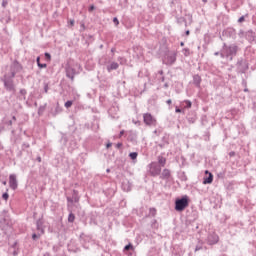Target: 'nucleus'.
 <instances>
[{
  "mask_svg": "<svg viewBox=\"0 0 256 256\" xmlns=\"http://www.w3.org/2000/svg\"><path fill=\"white\" fill-rule=\"evenodd\" d=\"M13 78L14 77H11V75L6 74L2 79L4 83V87L7 91H12V92L15 91V84L13 83Z\"/></svg>",
  "mask_w": 256,
  "mask_h": 256,
  "instance_id": "1",
  "label": "nucleus"
},
{
  "mask_svg": "<svg viewBox=\"0 0 256 256\" xmlns=\"http://www.w3.org/2000/svg\"><path fill=\"white\" fill-rule=\"evenodd\" d=\"M11 225V218H9V213L6 210H3L0 213V227L5 229V227Z\"/></svg>",
  "mask_w": 256,
  "mask_h": 256,
  "instance_id": "2",
  "label": "nucleus"
},
{
  "mask_svg": "<svg viewBox=\"0 0 256 256\" xmlns=\"http://www.w3.org/2000/svg\"><path fill=\"white\" fill-rule=\"evenodd\" d=\"M231 55H237V46L232 45V46H227L224 45L223 50L221 52V57H229Z\"/></svg>",
  "mask_w": 256,
  "mask_h": 256,
  "instance_id": "3",
  "label": "nucleus"
},
{
  "mask_svg": "<svg viewBox=\"0 0 256 256\" xmlns=\"http://www.w3.org/2000/svg\"><path fill=\"white\" fill-rule=\"evenodd\" d=\"M186 207H189V200L187 199V196L176 200L175 209L177 211H185Z\"/></svg>",
  "mask_w": 256,
  "mask_h": 256,
  "instance_id": "4",
  "label": "nucleus"
},
{
  "mask_svg": "<svg viewBox=\"0 0 256 256\" xmlns=\"http://www.w3.org/2000/svg\"><path fill=\"white\" fill-rule=\"evenodd\" d=\"M143 121H144L145 125H148V126H156L157 125V119H155V117H153V115H151V113H145L143 115Z\"/></svg>",
  "mask_w": 256,
  "mask_h": 256,
  "instance_id": "5",
  "label": "nucleus"
},
{
  "mask_svg": "<svg viewBox=\"0 0 256 256\" xmlns=\"http://www.w3.org/2000/svg\"><path fill=\"white\" fill-rule=\"evenodd\" d=\"M21 69H23V67H21V64H19V62L15 61L10 66V73H8L7 75H10V77H15V75H17V73H19V71H21Z\"/></svg>",
  "mask_w": 256,
  "mask_h": 256,
  "instance_id": "6",
  "label": "nucleus"
},
{
  "mask_svg": "<svg viewBox=\"0 0 256 256\" xmlns=\"http://www.w3.org/2000/svg\"><path fill=\"white\" fill-rule=\"evenodd\" d=\"M177 61V53L175 52H168L166 57L164 58V63L166 65H173Z\"/></svg>",
  "mask_w": 256,
  "mask_h": 256,
  "instance_id": "7",
  "label": "nucleus"
},
{
  "mask_svg": "<svg viewBox=\"0 0 256 256\" xmlns=\"http://www.w3.org/2000/svg\"><path fill=\"white\" fill-rule=\"evenodd\" d=\"M150 175H152V177H157V175H161V167L155 162L150 164Z\"/></svg>",
  "mask_w": 256,
  "mask_h": 256,
  "instance_id": "8",
  "label": "nucleus"
},
{
  "mask_svg": "<svg viewBox=\"0 0 256 256\" xmlns=\"http://www.w3.org/2000/svg\"><path fill=\"white\" fill-rule=\"evenodd\" d=\"M9 186H10V188L13 189V191H15V189H17L18 183H17V176L15 174H11L9 176Z\"/></svg>",
  "mask_w": 256,
  "mask_h": 256,
  "instance_id": "9",
  "label": "nucleus"
},
{
  "mask_svg": "<svg viewBox=\"0 0 256 256\" xmlns=\"http://www.w3.org/2000/svg\"><path fill=\"white\" fill-rule=\"evenodd\" d=\"M219 243V236L217 234H210L208 236V245H215Z\"/></svg>",
  "mask_w": 256,
  "mask_h": 256,
  "instance_id": "10",
  "label": "nucleus"
},
{
  "mask_svg": "<svg viewBox=\"0 0 256 256\" xmlns=\"http://www.w3.org/2000/svg\"><path fill=\"white\" fill-rule=\"evenodd\" d=\"M37 231L43 235L45 233V228L43 227V220L39 219L36 222Z\"/></svg>",
  "mask_w": 256,
  "mask_h": 256,
  "instance_id": "11",
  "label": "nucleus"
},
{
  "mask_svg": "<svg viewBox=\"0 0 256 256\" xmlns=\"http://www.w3.org/2000/svg\"><path fill=\"white\" fill-rule=\"evenodd\" d=\"M66 77H68L69 79H71V81H73V79H75V69L67 68L66 69Z\"/></svg>",
  "mask_w": 256,
  "mask_h": 256,
  "instance_id": "12",
  "label": "nucleus"
},
{
  "mask_svg": "<svg viewBox=\"0 0 256 256\" xmlns=\"http://www.w3.org/2000/svg\"><path fill=\"white\" fill-rule=\"evenodd\" d=\"M205 173L206 174L208 173L209 176L204 178L203 185H210V183H213V174L209 173V171H207V170L205 171Z\"/></svg>",
  "mask_w": 256,
  "mask_h": 256,
  "instance_id": "13",
  "label": "nucleus"
},
{
  "mask_svg": "<svg viewBox=\"0 0 256 256\" xmlns=\"http://www.w3.org/2000/svg\"><path fill=\"white\" fill-rule=\"evenodd\" d=\"M171 177V171L169 169H164L160 175V179L167 180Z\"/></svg>",
  "mask_w": 256,
  "mask_h": 256,
  "instance_id": "14",
  "label": "nucleus"
},
{
  "mask_svg": "<svg viewBox=\"0 0 256 256\" xmlns=\"http://www.w3.org/2000/svg\"><path fill=\"white\" fill-rule=\"evenodd\" d=\"M117 69H119V64L117 62H112L110 65L107 66V71H109V73Z\"/></svg>",
  "mask_w": 256,
  "mask_h": 256,
  "instance_id": "15",
  "label": "nucleus"
},
{
  "mask_svg": "<svg viewBox=\"0 0 256 256\" xmlns=\"http://www.w3.org/2000/svg\"><path fill=\"white\" fill-rule=\"evenodd\" d=\"M158 163L160 167H165L167 159L163 156H158Z\"/></svg>",
  "mask_w": 256,
  "mask_h": 256,
  "instance_id": "16",
  "label": "nucleus"
},
{
  "mask_svg": "<svg viewBox=\"0 0 256 256\" xmlns=\"http://www.w3.org/2000/svg\"><path fill=\"white\" fill-rule=\"evenodd\" d=\"M139 154L137 153V152H131L130 154H129V157H130V159H132L133 161H135V159H137V156H138Z\"/></svg>",
  "mask_w": 256,
  "mask_h": 256,
  "instance_id": "17",
  "label": "nucleus"
},
{
  "mask_svg": "<svg viewBox=\"0 0 256 256\" xmlns=\"http://www.w3.org/2000/svg\"><path fill=\"white\" fill-rule=\"evenodd\" d=\"M68 221H69V223H73V221H75V214L74 213L69 214Z\"/></svg>",
  "mask_w": 256,
  "mask_h": 256,
  "instance_id": "18",
  "label": "nucleus"
},
{
  "mask_svg": "<svg viewBox=\"0 0 256 256\" xmlns=\"http://www.w3.org/2000/svg\"><path fill=\"white\" fill-rule=\"evenodd\" d=\"M183 53H184L185 57H189V55H191L189 48H184Z\"/></svg>",
  "mask_w": 256,
  "mask_h": 256,
  "instance_id": "19",
  "label": "nucleus"
},
{
  "mask_svg": "<svg viewBox=\"0 0 256 256\" xmlns=\"http://www.w3.org/2000/svg\"><path fill=\"white\" fill-rule=\"evenodd\" d=\"M118 61L120 62V65H125V63H127V60L123 57H118Z\"/></svg>",
  "mask_w": 256,
  "mask_h": 256,
  "instance_id": "20",
  "label": "nucleus"
},
{
  "mask_svg": "<svg viewBox=\"0 0 256 256\" xmlns=\"http://www.w3.org/2000/svg\"><path fill=\"white\" fill-rule=\"evenodd\" d=\"M73 105V101L68 100L65 104L64 107H66V109H69V107H71Z\"/></svg>",
  "mask_w": 256,
  "mask_h": 256,
  "instance_id": "21",
  "label": "nucleus"
},
{
  "mask_svg": "<svg viewBox=\"0 0 256 256\" xmlns=\"http://www.w3.org/2000/svg\"><path fill=\"white\" fill-rule=\"evenodd\" d=\"M41 232H39L38 234H36V233H34L33 235H32V239L34 240V241H36V239H39V237H41Z\"/></svg>",
  "mask_w": 256,
  "mask_h": 256,
  "instance_id": "22",
  "label": "nucleus"
},
{
  "mask_svg": "<svg viewBox=\"0 0 256 256\" xmlns=\"http://www.w3.org/2000/svg\"><path fill=\"white\" fill-rule=\"evenodd\" d=\"M184 103L186 104L187 109H191V105H192L191 101L186 100L184 101Z\"/></svg>",
  "mask_w": 256,
  "mask_h": 256,
  "instance_id": "23",
  "label": "nucleus"
},
{
  "mask_svg": "<svg viewBox=\"0 0 256 256\" xmlns=\"http://www.w3.org/2000/svg\"><path fill=\"white\" fill-rule=\"evenodd\" d=\"M113 23L117 27L119 25V19L117 17L113 18Z\"/></svg>",
  "mask_w": 256,
  "mask_h": 256,
  "instance_id": "24",
  "label": "nucleus"
},
{
  "mask_svg": "<svg viewBox=\"0 0 256 256\" xmlns=\"http://www.w3.org/2000/svg\"><path fill=\"white\" fill-rule=\"evenodd\" d=\"M125 251H129V249H133V245L128 244L124 247Z\"/></svg>",
  "mask_w": 256,
  "mask_h": 256,
  "instance_id": "25",
  "label": "nucleus"
},
{
  "mask_svg": "<svg viewBox=\"0 0 256 256\" xmlns=\"http://www.w3.org/2000/svg\"><path fill=\"white\" fill-rule=\"evenodd\" d=\"M38 67H39L40 69H46L47 64L38 63Z\"/></svg>",
  "mask_w": 256,
  "mask_h": 256,
  "instance_id": "26",
  "label": "nucleus"
},
{
  "mask_svg": "<svg viewBox=\"0 0 256 256\" xmlns=\"http://www.w3.org/2000/svg\"><path fill=\"white\" fill-rule=\"evenodd\" d=\"M2 199H4L5 201H7V199H9V194L8 193H4L2 195Z\"/></svg>",
  "mask_w": 256,
  "mask_h": 256,
  "instance_id": "27",
  "label": "nucleus"
},
{
  "mask_svg": "<svg viewBox=\"0 0 256 256\" xmlns=\"http://www.w3.org/2000/svg\"><path fill=\"white\" fill-rule=\"evenodd\" d=\"M45 57H46V59L48 60V61H51V54H49V53H45Z\"/></svg>",
  "mask_w": 256,
  "mask_h": 256,
  "instance_id": "28",
  "label": "nucleus"
},
{
  "mask_svg": "<svg viewBox=\"0 0 256 256\" xmlns=\"http://www.w3.org/2000/svg\"><path fill=\"white\" fill-rule=\"evenodd\" d=\"M201 249H203L202 245H197L195 248V251H201Z\"/></svg>",
  "mask_w": 256,
  "mask_h": 256,
  "instance_id": "29",
  "label": "nucleus"
},
{
  "mask_svg": "<svg viewBox=\"0 0 256 256\" xmlns=\"http://www.w3.org/2000/svg\"><path fill=\"white\" fill-rule=\"evenodd\" d=\"M245 21V16H242L238 19V23H243Z\"/></svg>",
  "mask_w": 256,
  "mask_h": 256,
  "instance_id": "30",
  "label": "nucleus"
},
{
  "mask_svg": "<svg viewBox=\"0 0 256 256\" xmlns=\"http://www.w3.org/2000/svg\"><path fill=\"white\" fill-rule=\"evenodd\" d=\"M73 25H75V20H70V21H69V26H70V27H73Z\"/></svg>",
  "mask_w": 256,
  "mask_h": 256,
  "instance_id": "31",
  "label": "nucleus"
},
{
  "mask_svg": "<svg viewBox=\"0 0 256 256\" xmlns=\"http://www.w3.org/2000/svg\"><path fill=\"white\" fill-rule=\"evenodd\" d=\"M88 11H95V6L94 5H91L90 7H89V9H88Z\"/></svg>",
  "mask_w": 256,
  "mask_h": 256,
  "instance_id": "32",
  "label": "nucleus"
},
{
  "mask_svg": "<svg viewBox=\"0 0 256 256\" xmlns=\"http://www.w3.org/2000/svg\"><path fill=\"white\" fill-rule=\"evenodd\" d=\"M2 7H7V0H3Z\"/></svg>",
  "mask_w": 256,
  "mask_h": 256,
  "instance_id": "33",
  "label": "nucleus"
},
{
  "mask_svg": "<svg viewBox=\"0 0 256 256\" xmlns=\"http://www.w3.org/2000/svg\"><path fill=\"white\" fill-rule=\"evenodd\" d=\"M122 146H123V144H122V143H118V144H116L117 149L121 148Z\"/></svg>",
  "mask_w": 256,
  "mask_h": 256,
  "instance_id": "34",
  "label": "nucleus"
},
{
  "mask_svg": "<svg viewBox=\"0 0 256 256\" xmlns=\"http://www.w3.org/2000/svg\"><path fill=\"white\" fill-rule=\"evenodd\" d=\"M195 79H198V83H201V77L196 76Z\"/></svg>",
  "mask_w": 256,
  "mask_h": 256,
  "instance_id": "35",
  "label": "nucleus"
},
{
  "mask_svg": "<svg viewBox=\"0 0 256 256\" xmlns=\"http://www.w3.org/2000/svg\"><path fill=\"white\" fill-rule=\"evenodd\" d=\"M74 201H75V203H77L79 201V197L75 196Z\"/></svg>",
  "mask_w": 256,
  "mask_h": 256,
  "instance_id": "36",
  "label": "nucleus"
},
{
  "mask_svg": "<svg viewBox=\"0 0 256 256\" xmlns=\"http://www.w3.org/2000/svg\"><path fill=\"white\" fill-rule=\"evenodd\" d=\"M40 59H41L40 57H37V59H36L37 65H39V63H41V62H40Z\"/></svg>",
  "mask_w": 256,
  "mask_h": 256,
  "instance_id": "37",
  "label": "nucleus"
},
{
  "mask_svg": "<svg viewBox=\"0 0 256 256\" xmlns=\"http://www.w3.org/2000/svg\"><path fill=\"white\" fill-rule=\"evenodd\" d=\"M166 103H167V105H171V103H172L171 99L167 100Z\"/></svg>",
  "mask_w": 256,
  "mask_h": 256,
  "instance_id": "38",
  "label": "nucleus"
},
{
  "mask_svg": "<svg viewBox=\"0 0 256 256\" xmlns=\"http://www.w3.org/2000/svg\"><path fill=\"white\" fill-rule=\"evenodd\" d=\"M175 112H176V113H181V109L176 108Z\"/></svg>",
  "mask_w": 256,
  "mask_h": 256,
  "instance_id": "39",
  "label": "nucleus"
},
{
  "mask_svg": "<svg viewBox=\"0 0 256 256\" xmlns=\"http://www.w3.org/2000/svg\"><path fill=\"white\" fill-rule=\"evenodd\" d=\"M112 145H113L112 143H108V144L106 145L107 149H109V147H111Z\"/></svg>",
  "mask_w": 256,
  "mask_h": 256,
  "instance_id": "40",
  "label": "nucleus"
},
{
  "mask_svg": "<svg viewBox=\"0 0 256 256\" xmlns=\"http://www.w3.org/2000/svg\"><path fill=\"white\" fill-rule=\"evenodd\" d=\"M124 133H125V131L122 130V131L120 132V137L123 136Z\"/></svg>",
  "mask_w": 256,
  "mask_h": 256,
  "instance_id": "41",
  "label": "nucleus"
},
{
  "mask_svg": "<svg viewBox=\"0 0 256 256\" xmlns=\"http://www.w3.org/2000/svg\"><path fill=\"white\" fill-rule=\"evenodd\" d=\"M180 45H181V47H184V46H185V43H184V42H181Z\"/></svg>",
  "mask_w": 256,
  "mask_h": 256,
  "instance_id": "42",
  "label": "nucleus"
},
{
  "mask_svg": "<svg viewBox=\"0 0 256 256\" xmlns=\"http://www.w3.org/2000/svg\"><path fill=\"white\" fill-rule=\"evenodd\" d=\"M185 33H186V35H190V31L189 30H187Z\"/></svg>",
  "mask_w": 256,
  "mask_h": 256,
  "instance_id": "43",
  "label": "nucleus"
},
{
  "mask_svg": "<svg viewBox=\"0 0 256 256\" xmlns=\"http://www.w3.org/2000/svg\"><path fill=\"white\" fill-rule=\"evenodd\" d=\"M244 91H245V93H248V92H249V89L245 88Z\"/></svg>",
  "mask_w": 256,
  "mask_h": 256,
  "instance_id": "44",
  "label": "nucleus"
},
{
  "mask_svg": "<svg viewBox=\"0 0 256 256\" xmlns=\"http://www.w3.org/2000/svg\"><path fill=\"white\" fill-rule=\"evenodd\" d=\"M111 52H112V53H115V48H112V49H111Z\"/></svg>",
  "mask_w": 256,
  "mask_h": 256,
  "instance_id": "45",
  "label": "nucleus"
},
{
  "mask_svg": "<svg viewBox=\"0 0 256 256\" xmlns=\"http://www.w3.org/2000/svg\"><path fill=\"white\" fill-rule=\"evenodd\" d=\"M159 74H160V75H163V70H160V71H159Z\"/></svg>",
  "mask_w": 256,
  "mask_h": 256,
  "instance_id": "46",
  "label": "nucleus"
},
{
  "mask_svg": "<svg viewBox=\"0 0 256 256\" xmlns=\"http://www.w3.org/2000/svg\"><path fill=\"white\" fill-rule=\"evenodd\" d=\"M13 255L16 256V255H17V251H14V252H13Z\"/></svg>",
  "mask_w": 256,
  "mask_h": 256,
  "instance_id": "47",
  "label": "nucleus"
},
{
  "mask_svg": "<svg viewBox=\"0 0 256 256\" xmlns=\"http://www.w3.org/2000/svg\"><path fill=\"white\" fill-rule=\"evenodd\" d=\"M43 256H51L49 253L44 254Z\"/></svg>",
  "mask_w": 256,
  "mask_h": 256,
  "instance_id": "48",
  "label": "nucleus"
},
{
  "mask_svg": "<svg viewBox=\"0 0 256 256\" xmlns=\"http://www.w3.org/2000/svg\"><path fill=\"white\" fill-rule=\"evenodd\" d=\"M39 163H41V157L38 158Z\"/></svg>",
  "mask_w": 256,
  "mask_h": 256,
  "instance_id": "49",
  "label": "nucleus"
},
{
  "mask_svg": "<svg viewBox=\"0 0 256 256\" xmlns=\"http://www.w3.org/2000/svg\"><path fill=\"white\" fill-rule=\"evenodd\" d=\"M74 195H77V190H74Z\"/></svg>",
  "mask_w": 256,
  "mask_h": 256,
  "instance_id": "50",
  "label": "nucleus"
},
{
  "mask_svg": "<svg viewBox=\"0 0 256 256\" xmlns=\"http://www.w3.org/2000/svg\"><path fill=\"white\" fill-rule=\"evenodd\" d=\"M3 185H7V182H6V181H4V182H3Z\"/></svg>",
  "mask_w": 256,
  "mask_h": 256,
  "instance_id": "51",
  "label": "nucleus"
},
{
  "mask_svg": "<svg viewBox=\"0 0 256 256\" xmlns=\"http://www.w3.org/2000/svg\"><path fill=\"white\" fill-rule=\"evenodd\" d=\"M203 1V3H207V0H202Z\"/></svg>",
  "mask_w": 256,
  "mask_h": 256,
  "instance_id": "52",
  "label": "nucleus"
},
{
  "mask_svg": "<svg viewBox=\"0 0 256 256\" xmlns=\"http://www.w3.org/2000/svg\"><path fill=\"white\" fill-rule=\"evenodd\" d=\"M45 93H47V86L45 87Z\"/></svg>",
  "mask_w": 256,
  "mask_h": 256,
  "instance_id": "53",
  "label": "nucleus"
},
{
  "mask_svg": "<svg viewBox=\"0 0 256 256\" xmlns=\"http://www.w3.org/2000/svg\"><path fill=\"white\" fill-rule=\"evenodd\" d=\"M215 55H219V52H215Z\"/></svg>",
  "mask_w": 256,
  "mask_h": 256,
  "instance_id": "54",
  "label": "nucleus"
},
{
  "mask_svg": "<svg viewBox=\"0 0 256 256\" xmlns=\"http://www.w3.org/2000/svg\"><path fill=\"white\" fill-rule=\"evenodd\" d=\"M56 111H59V108H56Z\"/></svg>",
  "mask_w": 256,
  "mask_h": 256,
  "instance_id": "55",
  "label": "nucleus"
},
{
  "mask_svg": "<svg viewBox=\"0 0 256 256\" xmlns=\"http://www.w3.org/2000/svg\"><path fill=\"white\" fill-rule=\"evenodd\" d=\"M13 120L15 121V116H13Z\"/></svg>",
  "mask_w": 256,
  "mask_h": 256,
  "instance_id": "56",
  "label": "nucleus"
},
{
  "mask_svg": "<svg viewBox=\"0 0 256 256\" xmlns=\"http://www.w3.org/2000/svg\"><path fill=\"white\" fill-rule=\"evenodd\" d=\"M152 211H155V209H152Z\"/></svg>",
  "mask_w": 256,
  "mask_h": 256,
  "instance_id": "57",
  "label": "nucleus"
}]
</instances>
